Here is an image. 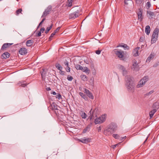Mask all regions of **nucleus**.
I'll return each mask as SVG.
<instances>
[{
    "label": "nucleus",
    "mask_w": 159,
    "mask_h": 159,
    "mask_svg": "<svg viewBox=\"0 0 159 159\" xmlns=\"http://www.w3.org/2000/svg\"><path fill=\"white\" fill-rule=\"evenodd\" d=\"M59 70V73L60 74L62 75H65L66 72L65 71H62V70Z\"/></svg>",
    "instance_id": "nucleus-42"
},
{
    "label": "nucleus",
    "mask_w": 159,
    "mask_h": 159,
    "mask_svg": "<svg viewBox=\"0 0 159 159\" xmlns=\"http://www.w3.org/2000/svg\"><path fill=\"white\" fill-rule=\"evenodd\" d=\"M52 10V6H49L43 12L41 17H45L47 16L49 14Z\"/></svg>",
    "instance_id": "nucleus-9"
},
{
    "label": "nucleus",
    "mask_w": 159,
    "mask_h": 159,
    "mask_svg": "<svg viewBox=\"0 0 159 159\" xmlns=\"http://www.w3.org/2000/svg\"><path fill=\"white\" fill-rule=\"evenodd\" d=\"M42 70V71H41V77L42 80H44L45 79L46 72L44 69H43Z\"/></svg>",
    "instance_id": "nucleus-24"
},
{
    "label": "nucleus",
    "mask_w": 159,
    "mask_h": 159,
    "mask_svg": "<svg viewBox=\"0 0 159 159\" xmlns=\"http://www.w3.org/2000/svg\"><path fill=\"white\" fill-rule=\"evenodd\" d=\"M52 93V94H53V95H56V94H57L55 92H54V91Z\"/></svg>",
    "instance_id": "nucleus-58"
},
{
    "label": "nucleus",
    "mask_w": 159,
    "mask_h": 159,
    "mask_svg": "<svg viewBox=\"0 0 159 159\" xmlns=\"http://www.w3.org/2000/svg\"><path fill=\"white\" fill-rule=\"evenodd\" d=\"M52 25H53V24H52L49 27H48L47 28V29L45 31V33L46 34H48V32L49 31L51 30V29H52Z\"/></svg>",
    "instance_id": "nucleus-29"
},
{
    "label": "nucleus",
    "mask_w": 159,
    "mask_h": 159,
    "mask_svg": "<svg viewBox=\"0 0 159 159\" xmlns=\"http://www.w3.org/2000/svg\"><path fill=\"white\" fill-rule=\"evenodd\" d=\"M119 47H121L124 48L125 50H128L129 49V47L126 44H124V45H118L116 47L118 48Z\"/></svg>",
    "instance_id": "nucleus-27"
},
{
    "label": "nucleus",
    "mask_w": 159,
    "mask_h": 159,
    "mask_svg": "<svg viewBox=\"0 0 159 159\" xmlns=\"http://www.w3.org/2000/svg\"><path fill=\"white\" fill-rule=\"evenodd\" d=\"M118 67L119 69L120 70H121L122 71L123 70H124V69H125V68L123 66L120 65H119Z\"/></svg>",
    "instance_id": "nucleus-37"
},
{
    "label": "nucleus",
    "mask_w": 159,
    "mask_h": 159,
    "mask_svg": "<svg viewBox=\"0 0 159 159\" xmlns=\"http://www.w3.org/2000/svg\"><path fill=\"white\" fill-rule=\"evenodd\" d=\"M148 137H147V138H146V140H145V141H144V143H144L146 142L147 141V139H148Z\"/></svg>",
    "instance_id": "nucleus-63"
},
{
    "label": "nucleus",
    "mask_w": 159,
    "mask_h": 159,
    "mask_svg": "<svg viewBox=\"0 0 159 159\" xmlns=\"http://www.w3.org/2000/svg\"><path fill=\"white\" fill-rule=\"evenodd\" d=\"M157 111L156 109H153L149 113L150 118H151L153 116L154 114Z\"/></svg>",
    "instance_id": "nucleus-26"
},
{
    "label": "nucleus",
    "mask_w": 159,
    "mask_h": 159,
    "mask_svg": "<svg viewBox=\"0 0 159 159\" xmlns=\"http://www.w3.org/2000/svg\"><path fill=\"white\" fill-rule=\"evenodd\" d=\"M113 137L116 139H119L120 136H119L116 134H113L112 135Z\"/></svg>",
    "instance_id": "nucleus-36"
},
{
    "label": "nucleus",
    "mask_w": 159,
    "mask_h": 159,
    "mask_svg": "<svg viewBox=\"0 0 159 159\" xmlns=\"http://www.w3.org/2000/svg\"><path fill=\"white\" fill-rule=\"evenodd\" d=\"M101 52V50H98L96 51L95 52L97 54L99 55V54H100Z\"/></svg>",
    "instance_id": "nucleus-48"
},
{
    "label": "nucleus",
    "mask_w": 159,
    "mask_h": 159,
    "mask_svg": "<svg viewBox=\"0 0 159 159\" xmlns=\"http://www.w3.org/2000/svg\"><path fill=\"white\" fill-rule=\"evenodd\" d=\"M80 114L82 118L85 119L86 118L87 115L85 112L81 111Z\"/></svg>",
    "instance_id": "nucleus-30"
},
{
    "label": "nucleus",
    "mask_w": 159,
    "mask_h": 159,
    "mask_svg": "<svg viewBox=\"0 0 159 159\" xmlns=\"http://www.w3.org/2000/svg\"><path fill=\"white\" fill-rule=\"evenodd\" d=\"M155 55L154 53H152L147 58L146 61L147 62L148 61L150 62L152 59L154 58L155 56Z\"/></svg>",
    "instance_id": "nucleus-19"
},
{
    "label": "nucleus",
    "mask_w": 159,
    "mask_h": 159,
    "mask_svg": "<svg viewBox=\"0 0 159 159\" xmlns=\"http://www.w3.org/2000/svg\"><path fill=\"white\" fill-rule=\"evenodd\" d=\"M144 39V37H141L140 38L139 41L140 42H143V41Z\"/></svg>",
    "instance_id": "nucleus-49"
},
{
    "label": "nucleus",
    "mask_w": 159,
    "mask_h": 159,
    "mask_svg": "<svg viewBox=\"0 0 159 159\" xmlns=\"http://www.w3.org/2000/svg\"><path fill=\"white\" fill-rule=\"evenodd\" d=\"M54 35H52V34H51L50 36L49 37V38L48 41H51L52 40V38L53 37Z\"/></svg>",
    "instance_id": "nucleus-47"
},
{
    "label": "nucleus",
    "mask_w": 159,
    "mask_h": 159,
    "mask_svg": "<svg viewBox=\"0 0 159 159\" xmlns=\"http://www.w3.org/2000/svg\"><path fill=\"white\" fill-rule=\"evenodd\" d=\"M56 33V32H55V31H54V32H53L52 34L53 35H54Z\"/></svg>",
    "instance_id": "nucleus-62"
},
{
    "label": "nucleus",
    "mask_w": 159,
    "mask_h": 159,
    "mask_svg": "<svg viewBox=\"0 0 159 159\" xmlns=\"http://www.w3.org/2000/svg\"><path fill=\"white\" fill-rule=\"evenodd\" d=\"M41 32L40 31H39V32L38 33L37 35V36L38 37H40L41 35Z\"/></svg>",
    "instance_id": "nucleus-52"
},
{
    "label": "nucleus",
    "mask_w": 159,
    "mask_h": 159,
    "mask_svg": "<svg viewBox=\"0 0 159 159\" xmlns=\"http://www.w3.org/2000/svg\"><path fill=\"white\" fill-rule=\"evenodd\" d=\"M155 12H152L150 11H147V16L148 17L149 19H152L153 18V16L155 17L156 14Z\"/></svg>",
    "instance_id": "nucleus-11"
},
{
    "label": "nucleus",
    "mask_w": 159,
    "mask_h": 159,
    "mask_svg": "<svg viewBox=\"0 0 159 159\" xmlns=\"http://www.w3.org/2000/svg\"><path fill=\"white\" fill-rule=\"evenodd\" d=\"M143 10L141 8H140L138 9V10L136 12L137 15L138 16V20L140 21L143 20L144 16L143 15Z\"/></svg>",
    "instance_id": "nucleus-7"
},
{
    "label": "nucleus",
    "mask_w": 159,
    "mask_h": 159,
    "mask_svg": "<svg viewBox=\"0 0 159 159\" xmlns=\"http://www.w3.org/2000/svg\"><path fill=\"white\" fill-rule=\"evenodd\" d=\"M46 90L47 91H50L51 90V89L50 87H48L46 88Z\"/></svg>",
    "instance_id": "nucleus-57"
},
{
    "label": "nucleus",
    "mask_w": 159,
    "mask_h": 159,
    "mask_svg": "<svg viewBox=\"0 0 159 159\" xmlns=\"http://www.w3.org/2000/svg\"><path fill=\"white\" fill-rule=\"evenodd\" d=\"M19 52L20 54L23 55L26 54L27 52V51L25 48H20Z\"/></svg>",
    "instance_id": "nucleus-14"
},
{
    "label": "nucleus",
    "mask_w": 159,
    "mask_h": 159,
    "mask_svg": "<svg viewBox=\"0 0 159 159\" xmlns=\"http://www.w3.org/2000/svg\"><path fill=\"white\" fill-rule=\"evenodd\" d=\"M10 54L7 52H6L3 53L2 55V58L3 59H6L9 57Z\"/></svg>",
    "instance_id": "nucleus-20"
},
{
    "label": "nucleus",
    "mask_w": 159,
    "mask_h": 159,
    "mask_svg": "<svg viewBox=\"0 0 159 159\" xmlns=\"http://www.w3.org/2000/svg\"><path fill=\"white\" fill-rule=\"evenodd\" d=\"M132 79V77L129 75L126 76L125 79V85L127 90L131 93L134 92L135 90V85Z\"/></svg>",
    "instance_id": "nucleus-1"
},
{
    "label": "nucleus",
    "mask_w": 159,
    "mask_h": 159,
    "mask_svg": "<svg viewBox=\"0 0 159 159\" xmlns=\"http://www.w3.org/2000/svg\"><path fill=\"white\" fill-rule=\"evenodd\" d=\"M159 33V29L157 28H156L154 29L152 36V39L151 40V44L155 43L157 40Z\"/></svg>",
    "instance_id": "nucleus-3"
},
{
    "label": "nucleus",
    "mask_w": 159,
    "mask_h": 159,
    "mask_svg": "<svg viewBox=\"0 0 159 159\" xmlns=\"http://www.w3.org/2000/svg\"><path fill=\"white\" fill-rule=\"evenodd\" d=\"M124 2L125 4L126 5H128V3L127 2V1L126 0H125L124 1Z\"/></svg>",
    "instance_id": "nucleus-55"
},
{
    "label": "nucleus",
    "mask_w": 159,
    "mask_h": 159,
    "mask_svg": "<svg viewBox=\"0 0 159 159\" xmlns=\"http://www.w3.org/2000/svg\"><path fill=\"white\" fill-rule=\"evenodd\" d=\"M84 92L86 94L88 98H90L93 99H94V97L92 93L88 89H86L84 88Z\"/></svg>",
    "instance_id": "nucleus-10"
},
{
    "label": "nucleus",
    "mask_w": 159,
    "mask_h": 159,
    "mask_svg": "<svg viewBox=\"0 0 159 159\" xmlns=\"http://www.w3.org/2000/svg\"><path fill=\"white\" fill-rule=\"evenodd\" d=\"M34 43V41L32 40H28L26 41V44L27 46L30 47Z\"/></svg>",
    "instance_id": "nucleus-23"
},
{
    "label": "nucleus",
    "mask_w": 159,
    "mask_h": 159,
    "mask_svg": "<svg viewBox=\"0 0 159 159\" xmlns=\"http://www.w3.org/2000/svg\"><path fill=\"white\" fill-rule=\"evenodd\" d=\"M22 10L21 9H19L16 11V15H18L20 13H21Z\"/></svg>",
    "instance_id": "nucleus-34"
},
{
    "label": "nucleus",
    "mask_w": 159,
    "mask_h": 159,
    "mask_svg": "<svg viewBox=\"0 0 159 159\" xmlns=\"http://www.w3.org/2000/svg\"><path fill=\"white\" fill-rule=\"evenodd\" d=\"M97 129H98V132L100 131L101 129V126H99L98 127H97Z\"/></svg>",
    "instance_id": "nucleus-54"
},
{
    "label": "nucleus",
    "mask_w": 159,
    "mask_h": 159,
    "mask_svg": "<svg viewBox=\"0 0 159 159\" xmlns=\"http://www.w3.org/2000/svg\"><path fill=\"white\" fill-rule=\"evenodd\" d=\"M122 74H123V75H125L127 74V71L125 69V68L124 69V70H123L122 71Z\"/></svg>",
    "instance_id": "nucleus-45"
},
{
    "label": "nucleus",
    "mask_w": 159,
    "mask_h": 159,
    "mask_svg": "<svg viewBox=\"0 0 159 159\" xmlns=\"http://www.w3.org/2000/svg\"><path fill=\"white\" fill-rule=\"evenodd\" d=\"M85 70V67H84V68H83L82 70H81L83 71L84 72V70Z\"/></svg>",
    "instance_id": "nucleus-61"
},
{
    "label": "nucleus",
    "mask_w": 159,
    "mask_h": 159,
    "mask_svg": "<svg viewBox=\"0 0 159 159\" xmlns=\"http://www.w3.org/2000/svg\"><path fill=\"white\" fill-rule=\"evenodd\" d=\"M145 32L147 35H148L150 34V27L149 25H148L146 26Z\"/></svg>",
    "instance_id": "nucleus-25"
},
{
    "label": "nucleus",
    "mask_w": 159,
    "mask_h": 159,
    "mask_svg": "<svg viewBox=\"0 0 159 159\" xmlns=\"http://www.w3.org/2000/svg\"><path fill=\"white\" fill-rule=\"evenodd\" d=\"M89 84L90 85H92L93 86L94 85V82H93V80L92 78L90 79L89 81Z\"/></svg>",
    "instance_id": "nucleus-40"
},
{
    "label": "nucleus",
    "mask_w": 159,
    "mask_h": 159,
    "mask_svg": "<svg viewBox=\"0 0 159 159\" xmlns=\"http://www.w3.org/2000/svg\"><path fill=\"white\" fill-rule=\"evenodd\" d=\"M131 68L133 70L135 71H138L139 70L140 67L137 61L134 60L133 61L132 66Z\"/></svg>",
    "instance_id": "nucleus-8"
},
{
    "label": "nucleus",
    "mask_w": 159,
    "mask_h": 159,
    "mask_svg": "<svg viewBox=\"0 0 159 159\" xmlns=\"http://www.w3.org/2000/svg\"><path fill=\"white\" fill-rule=\"evenodd\" d=\"M126 136H125L123 137H121V139H120L121 140H123V139H125L126 138Z\"/></svg>",
    "instance_id": "nucleus-56"
},
{
    "label": "nucleus",
    "mask_w": 159,
    "mask_h": 159,
    "mask_svg": "<svg viewBox=\"0 0 159 159\" xmlns=\"http://www.w3.org/2000/svg\"><path fill=\"white\" fill-rule=\"evenodd\" d=\"M93 115H92L89 118V119H90V120H91L92 118H93Z\"/></svg>",
    "instance_id": "nucleus-64"
},
{
    "label": "nucleus",
    "mask_w": 159,
    "mask_h": 159,
    "mask_svg": "<svg viewBox=\"0 0 159 159\" xmlns=\"http://www.w3.org/2000/svg\"><path fill=\"white\" fill-rule=\"evenodd\" d=\"M45 29L44 28H41L40 29V31L42 33H43L44 31H45Z\"/></svg>",
    "instance_id": "nucleus-50"
},
{
    "label": "nucleus",
    "mask_w": 159,
    "mask_h": 159,
    "mask_svg": "<svg viewBox=\"0 0 159 159\" xmlns=\"http://www.w3.org/2000/svg\"><path fill=\"white\" fill-rule=\"evenodd\" d=\"M75 67L77 70H82L83 69V67L81 65L78 64H76V65H75Z\"/></svg>",
    "instance_id": "nucleus-31"
},
{
    "label": "nucleus",
    "mask_w": 159,
    "mask_h": 159,
    "mask_svg": "<svg viewBox=\"0 0 159 159\" xmlns=\"http://www.w3.org/2000/svg\"><path fill=\"white\" fill-rule=\"evenodd\" d=\"M124 52L123 51H115V54L120 58H122L124 57Z\"/></svg>",
    "instance_id": "nucleus-13"
},
{
    "label": "nucleus",
    "mask_w": 159,
    "mask_h": 159,
    "mask_svg": "<svg viewBox=\"0 0 159 159\" xmlns=\"http://www.w3.org/2000/svg\"><path fill=\"white\" fill-rule=\"evenodd\" d=\"M86 130H87V129H84L83 131V133H85L86 132Z\"/></svg>",
    "instance_id": "nucleus-60"
},
{
    "label": "nucleus",
    "mask_w": 159,
    "mask_h": 159,
    "mask_svg": "<svg viewBox=\"0 0 159 159\" xmlns=\"http://www.w3.org/2000/svg\"><path fill=\"white\" fill-rule=\"evenodd\" d=\"M45 18H43L42 20L40 22V23H39V25L37 27V29L39 28V27L43 24V21L45 20Z\"/></svg>",
    "instance_id": "nucleus-41"
},
{
    "label": "nucleus",
    "mask_w": 159,
    "mask_h": 159,
    "mask_svg": "<svg viewBox=\"0 0 159 159\" xmlns=\"http://www.w3.org/2000/svg\"><path fill=\"white\" fill-rule=\"evenodd\" d=\"M69 2V3L68 4V6L69 7H71L72 6V3L71 2V1H68Z\"/></svg>",
    "instance_id": "nucleus-46"
},
{
    "label": "nucleus",
    "mask_w": 159,
    "mask_h": 159,
    "mask_svg": "<svg viewBox=\"0 0 159 159\" xmlns=\"http://www.w3.org/2000/svg\"><path fill=\"white\" fill-rule=\"evenodd\" d=\"M139 47H137L133 50V52L134 56L137 57L139 55Z\"/></svg>",
    "instance_id": "nucleus-17"
},
{
    "label": "nucleus",
    "mask_w": 159,
    "mask_h": 159,
    "mask_svg": "<svg viewBox=\"0 0 159 159\" xmlns=\"http://www.w3.org/2000/svg\"><path fill=\"white\" fill-rule=\"evenodd\" d=\"M91 139L89 138H87L86 137H84L81 139L80 141L83 143H87L91 141Z\"/></svg>",
    "instance_id": "nucleus-12"
},
{
    "label": "nucleus",
    "mask_w": 159,
    "mask_h": 159,
    "mask_svg": "<svg viewBox=\"0 0 159 159\" xmlns=\"http://www.w3.org/2000/svg\"><path fill=\"white\" fill-rule=\"evenodd\" d=\"M13 44V43H4L2 45V47L1 48V50H3L4 49H5L9 47H10V46H11V45H12Z\"/></svg>",
    "instance_id": "nucleus-16"
},
{
    "label": "nucleus",
    "mask_w": 159,
    "mask_h": 159,
    "mask_svg": "<svg viewBox=\"0 0 159 159\" xmlns=\"http://www.w3.org/2000/svg\"><path fill=\"white\" fill-rule=\"evenodd\" d=\"M144 0H136V2L138 5L140 6L143 2Z\"/></svg>",
    "instance_id": "nucleus-33"
},
{
    "label": "nucleus",
    "mask_w": 159,
    "mask_h": 159,
    "mask_svg": "<svg viewBox=\"0 0 159 159\" xmlns=\"http://www.w3.org/2000/svg\"><path fill=\"white\" fill-rule=\"evenodd\" d=\"M79 95L84 98L85 100L88 101V98L84 93L80 92L79 93Z\"/></svg>",
    "instance_id": "nucleus-22"
},
{
    "label": "nucleus",
    "mask_w": 159,
    "mask_h": 159,
    "mask_svg": "<svg viewBox=\"0 0 159 159\" xmlns=\"http://www.w3.org/2000/svg\"><path fill=\"white\" fill-rule=\"evenodd\" d=\"M153 91H153V90H152V91H150V92H149V93H148V94H152V93L153 92Z\"/></svg>",
    "instance_id": "nucleus-59"
},
{
    "label": "nucleus",
    "mask_w": 159,
    "mask_h": 159,
    "mask_svg": "<svg viewBox=\"0 0 159 159\" xmlns=\"http://www.w3.org/2000/svg\"><path fill=\"white\" fill-rule=\"evenodd\" d=\"M106 115H102L100 117L97 118L95 120L94 123L95 124H100L106 120Z\"/></svg>",
    "instance_id": "nucleus-6"
},
{
    "label": "nucleus",
    "mask_w": 159,
    "mask_h": 159,
    "mask_svg": "<svg viewBox=\"0 0 159 159\" xmlns=\"http://www.w3.org/2000/svg\"><path fill=\"white\" fill-rule=\"evenodd\" d=\"M153 108H156L158 109L159 107V105L157 103H155L153 105Z\"/></svg>",
    "instance_id": "nucleus-38"
},
{
    "label": "nucleus",
    "mask_w": 159,
    "mask_h": 159,
    "mask_svg": "<svg viewBox=\"0 0 159 159\" xmlns=\"http://www.w3.org/2000/svg\"><path fill=\"white\" fill-rule=\"evenodd\" d=\"M80 77L82 80L84 81H87V76L85 75H82Z\"/></svg>",
    "instance_id": "nucleus-32"
},
{
    "label": "nucleus",
    "mask_w": 159,
    "mask_h": 159,
    "mask_svg": "<svg viewBox=\"0 0 159 159\" xmlns=\"http://www.w3.org/2000/svg\"><path fill=\"white\" fill-rule=\"evenodd\" d=\"M67 79L69 81H71L73 79V77L72 76L68 75L67 77Z\"/></svg>",
    "instance_id": "nucleus-39"
},
{
    "label": "nucleus",
    "mask_w": 159,
    "mask_h": 159,
    "mask_svg": "<svg viewBox=\"0 0 159 159\" xmlns=\"http://www.w3.org/2000/svg\"><path fill=\"white\" fill-rule=\"evenodd\" d=\"M118 145V144H116L114 145L111 146V147L113 148L114 149Z\"/></svg>",
    "instance_id": "nucleus-53"
},
{
    "label": "nucleus",
    "mask_w": 159,
    "mask_h": 159,
    "mask_svg": "<svg viewBox=\"0 0 159 159\" xmlns=\"http://www.w3.org/2000/svg\"><path fill=\"white\" fill-rule=\"evenodd\" d=\"M64 64L66 66V70L67 72H70V68L69 66V62L66 60L64 62Z\"/></svg>",
    "instance_id": "nucleus-21"
},
{
    "label": "nucleus",
    "mask_w": 159,
    "mask_h": 159,
    "mask_svg": "<svg viewBox=\"0 0 159 159\" xmlns=\"http://www.w3.org/2000/svg\"><path fill=\"white\" fill-rule=\"evenodd\" d=\"M148 80V76H145L139 81V83L137 85V87L139 88L142 87Z\"/></svg>",
    "instance_id": "nucleus-5"
},
{
    "label": "nucleus",
    "mask_w": 159,
    "mask_h": 159,
    "mask_svg": "<svg viewBox=\"0 0 159 159\" xmlns=\"http://www.w3.org/2000/svg\"><path fill=\"white\" fill-rule=\"evenodd\" d=\"M151 6V4L150 2H148L146 5V7H147V9H149Z\"/></svg>",
    "instance_id": "nucleus-35"
},
{
    "label": "nucleus",
    "mask_w": 159,
    "mask_h": 159,
    "mask_svg": "<svg viewBox=\"0 0 159 159\" xmlns=\"http://www.w3.org/2000/svg\"><path fill=\"white\" fill-rule=\"evenodd\" d=\"M61 27H58L55 30V32H56V33L57 32L59 31V30L61 29Z\"/></svg>",
    "instance_id": "nucleus-51"
},
{
    "label": "nucleus",
    "mask_w": 159,
    "mask_h": 159,
    "mask_svg": "<svg viewBox=\"0 0 159 159\" xmlns=\"http://www.w3.org/2000/svg\"><path fill=\"white\" fill-rule=\"evenodd\" d=\"M18 84L20 86L24 87H25L28 84L26 83L25 81L24 80H21L18 82Z\"/></svg>",
    "instance_id": "nucleus-18"
},
{
    "label": "nucleus",
    "mask_w": 159,
    "mask_h": 159,
    "mask_svg": "<svg viewBox=\"0 0 159 159\" xmlns=\"http://www.w3.org/2000/svg\"><path fill=\"white\" fill-rule=\"evenodd\" d=\"M56 98H58V99L61 98V96L59 93H57L56 94Z\"/></svg>",
    "instance_id": "nucleus-43"
},
{
    "label": "nucleus",
    "mask_w": 159,
    "mask_h": 159,
    "mask_svg": "<svg viewBox=\"0 0 159 159\" xmlns=\"http://www.w3.org/2000/svg\"><path fill=\"white\" fill-rule=\"evenodd\" d=\"M81 10H78L74 12L71 13L69 15V18L70 19H74L80 16L81 14L80 13Z\"/></svg>",
    "instance_id": "nucleus-4"
},
{
    "label": "nucleus",
    "mask_w": 159,
    "mask_h": 159,
    "mask_svg": "<svg viewBox=\"0 0 159 159\" xmlns=\"http://www.w3.org/2000/svg\"><path fill=\"white\" fill-rule=\"evenodd\" d=\"M55 66L59 70H62V67L58 63H56L55 65Z\"/></svg>",
    "instance_id": "nucleus-28"
},
{
    "label": "nucleus",
    "mask_w": 159,
    "mask_h": 159,
    "mask_svg": "<svg viewBox=\"0 0 159 159\" xmlns=\"http://www.w3.org/2000/svg\"><path fill=\"white\" fill-rule=\"evenodd\" d=\"M117 129L116 124L114 123H111L109 125L107 129L105 130L104 134L106 136H109L115 132Z\"/></svg>",
    "instance_id": "nucleus-2"
},
{
    "label": "nucleus",
    "mask_w": 159,
    "mask_h": 159,
    "mask_svg": "<svg viewBox=\"0 0 159 159\" xmlns=\"http://www.w3.org/2000/svg\"><path fill=\"white\" fill-rule=\"evenodd\" d=\"M85 70H84V72L86 73H88L89 74L90 72V70L87 67H85Z\"/></svg>",
    "instance_id": "nucleus-44"
},
{
    "label": "nucleus",
    "mask_w": 159,
    "mask_h": 159,
    "mask_svg": "<svg viewBox=\"0 0 159 159\" xmlns=\"http://www.w3.org/2000/svg\"><path fill=\"white\" fill-rule=\"evenodd\" d=\"M49 108L52 110H57L58 109L57 105L54 102L51 104Z\"/></svg>",
    "instance_id": "nucleus-15"
}]
</instances>
